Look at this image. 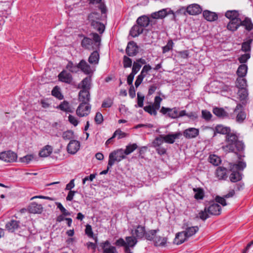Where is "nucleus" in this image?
Returning a JSON list of instances; mask_svg holds the SVG:
<instances>
[{
  "label": "nucleus",
  "mask_w": 253,
  "mask_h": 253,
  "mask_svg": "<svg viewBox=\"0 0 253 253\" xmlns=\"http://www.w3.org/2000/svg\"><path fill=\"white\" fill-rule=\"evenodd\" d=\"M222 149L226 152L242 151L244 145L242 141L238 140L237 136L233 133H230L226 136V145L222 147Z\"/></svg>",
  "instance_id": "nucleus-1"
},
{
  "label": "nucleus",
  "mask_w": 253,
  "mask_h": 253,
  "mask_svg": "<svg viewBox=\"0 0 253 253\" xmlns=\"http://www.w3.org/2000/svg\"><path fill=\"white\" fill-rule=\"evenodd\" d=\"M79 99L82 103L78 106L76 113L80 117L87 116L90 112V106L88 104L89 100L88 90H81L79 93Z\"/></svg>",
  "instance_id": "nucleus-2"
},
{
  "label": "nucleus",
  "mask_w": 253,
  "mask_h": 253,
  "mask_svg": "<svg viewBox=\"0 0 253 253\" xmlns=\"http://www.w3.org/2000/svg\"><path fill=\"white\" fill-rule=\"evenodd\" d=\"M230 170L231 171L229 175V179L232 182H237L242 179V174L239 171L243 170L246 167V164L243 161H239L237 164H229Z\"/></svg>",
  "instance_id": "nucleus-3"
},
{
  "label": "nucleus",
  "mask_w": 253,
  "mask_h": 253,
  "mask_svg": "<svg viewBox=\"0 0 253 253\" xmlns=\"http://www.w3.org/2000/svg\"><path fill=\"white\" fill-rule=\"evenodd\" d=\"M108 8L105 0H96V20L107 19Z\"/></svg>",
  "instance_id": "nucleus-4"
},
{
  "label": "nucleus",
  "mask_w": 253,
  "mask_h": 253,
  "mask_svg": "<svg viewBox=\"0 0 253 253\" xmlns=\"http://www.w3.org/2000/svg\"><path fill=\"white\" fill-rule=\"evenodd\" d=\"M136 238H120L117 240L115 244L118 246L123 247L126 253H132L131 249H132L136 244Z\"/></svg>",
  "instance_id": "nucleus-5"
},
{
  "label": "nucleus",
  "mask_w": 253,
  "mask_h": 253,
  "mask_svg": "<svg viewBox=\"0 0 253 253\" xmlns=\"http://www.w3.org/2000/svg\"><path fill=\"white\" fill-rule=\"evenodd\" d=\"M126 158V155L122 149L114 150L109 156L108 167H112L115 162H119Z\"/></svg>",
  "instance_id": "nucleus-6"
},
{
  "label": "nucleus",
  "mask_w": 253,
  "mask_h": 253,
  "mask_svg": "<svg viewBox=\"0 0 253 253\" xmlns=\"http://www.w3.org/2000/svg\"><path fill=\"white\" fill-rule=\"evenodd\" d=\"M98 251L102 253H118L116 247L108 241L100 244Z\"/></svg>",
  "instance_id": "nucleus-7"
},
{
  "label": "nucleus",
  "mask_w": 253,
  "mask_h": 253,
  "mask_svg": "<svg viewBox=\"0 0 253 253\" xmlns=\"http://www.w3.org/2000/svg\"><path fill=\"white\" fill-rule=\"evenodd\" d=\"M17 158V154L11 151H4L0 153V160L5 162H14Z\"/></svg>",
  "instance_id": "nucleus-8"
},
{
  "label": "nucleus",
  "mask_w": 253,
  "mask_h": 253,
  "mask_svg": "<svg viewBox=\"0 0 253 253\" xmlns=\"http://www.w3.org/2000/svg\"><path fill=\"white\" fill-rule=\"evenodd\" d=\"M160 112L164 115L168 114V116L171 118L175 119L179 117V112L178 109L175 107L171 109L162 107Z\"/></svg>",
  "instance_id": "nucleus-9"
},
{
  "label": "nucleus",
  "mask_w": 253,
  "mask_h": 253,
  "mask_svg": "<svg viewBox=\"0 0 253 253\" xmlns=\"http://www.w3.org/2000/svg\"><path fill=\"white\" fill-rule=\"evenodd\" d=\"M90 36L91 38H84L82 42V46L88 49H93L95 45V33H92Z\"/></svg>",
  "instance_id": "nucleus-10"
},
{
  "label": "nucleus",
  "mask_w": 253,
  "mask_h": 253,
  "mask_svg": "<svg viewBox=\"0 0 253 253\" xmlns=\"http://www.w3.org/2000/svg\"><path fill=\"white\" fill-rule=\"evenodd\" d=\"M138 52V47L136 43L133 42H130L128 43L126 48V53L129 56H133L135 55Z\"/></svg>",
  "instance_id": "nucleus-11"
},
{
  "label": "nucleus",
  "mask_w": 253,
  "mask_h": 253,
  "mask_svg": "<svg viewBox=\"0 0 253 253\" xmlns=\"http://www.w3.org/2000/svg\"><path fill=\"white\" fill-rule=\"evenodd\" d=\"M183 134L186 138H194L199 134V130L194 127H189L183 131Z\"/></svg>",
  "instance_id": "nucleus-12"
},
{
  "label": "nucleus",
  "mask_w": 253,
  "mask_h": 253,
  "mask_svg": "<svg viewBox=\"0 0 253 253\" xmlns=\"http://www.w3.org/2000/svg\"><path fill=\"white\" fill-rule=\"evenodd\" d=\"M199 230L197 226H192L186 228V230L181 232L177 233L175 237H179L180 236L184 235L185 237H190L193 236Z\"/></svg>",
  "instance_id": "nucleus-13"
},
{
  "label": "nucleus",
  "mask_w": 253,
  "mask_h": 253,
  "mask_svg": "<svg viewBox=\"0 0 253 253\" xmlns=\"http://www.w3.org/2000/svg\"><path fill=\"white\" fill-rule=\"evenodd\" d=\"M80 147V142L78 141L73 140L70 141L67 149L69 153L75 154L79 150Z\"/></svg>",
  "instance_id": "nucleus-14"
},
{
  "label": "nucleus",
  "mask_w": 253,
  "mask_h": 253,
  "mask_svg": "<svg viewBox=\"0 0 253 253\" xmlns=\"http://www.w3.org/2000/svg\"><path fill=\"white\" fill-rule=\"evenodd\" d=\"M20 222L16 220L12 219L8 222L6 225V229L10 232H14L20 227Z\"/></svg>",
  "instance_id": "nucleus-15"
},
{
  "label": "nucleus",
  "mask_w": 253,
  "mask_h": 253,
  "mask_svg": "<svg viewBox=\"0 0 253 253\" xmlns=\"http://www.w3.org/2000/svg\"><path fill=\"white\" fill-rule=\"evenodd\" d=\"M208 213L210 214L217 215L221 213V207L217 203H213L207 208Z\"/></svg>",
  "instance_id": "nucleus-16"
},
{
  "label": "nucleus",
  "mask_w": 253,
  "mask_h": 253,
  "mask_svg": "<svg viewBox=\"0 0 253 253\" xmlns=\"http://www.w3.org/2000/svg\"><path fill=\"white\" fill-rule=\"evenodd\" d=\"M78 67L84 73L89 75L93 73L90 66L84 60H82L78 64Z\"/></svg>",
  "instance_id": "nucleus-17"
},
{
  "label": "nucleus",
  "mask_w": 253,
  "mask_h": 253,
  "mask_svg": "<svg viewBox=\"0 0 253 253\" xmlns=\"http://www.w3.org/2000/svg\"><path fill=\"white\" fill-rule=\"evenodd\" d=\"M137 24L141 26L143 29L147 27L149 24L152 25V21L149 18L146 16L143 15L138 18L136 21Z\"/></svg>",
  "instance_id": "nucleus-18"
},
{
  "label": "nucleus",
  "mask_w": 253,
  "mask_h": 253,
  "mask_svg": "<svg viewBox=\"0 0 253 253\" xmlns=\"http://www.w3.org/2000/svg\"><path fill=\"white\" fill-rule=\"evenodd\" d=\"M95 178V173L90 174L89 176L85 177L83 179V184L84 185V188L87 189L89 187L93 189V186L94 185L92 184V182Z\"/></svg>",
  "instance_id": "nucleus-19"
},
{
  "label": "nucleus",
  "mask_w": 253,
  "mask_h": 253,
  "mask_svg": "<svg viewBox=\"0 0 253 253\" xmlns=\"http://www.w3.org/2000/svg\"><path fill=\"white\" fill-rule=\"evenodd\" d=\"M43 210L42 205L35 202L32 203L28 207V211L33 213H41Z\"/></svg>",
  "instance_id": "nucleus-20"
},
{
  "label": "nucleus",
  "mask_w": 253,
  "mask_h": 253,
  "mask_svg": "<svg viewBox=\"0 0 253 253\" xmlns=\"http://www.w3.org/2000/svg\"><path fill=\"white\" fill-rule=\"evenodd\" d=\"M202 8L197 4H193L188 6L187 8V12L190 15H197L202 12Z\"/></svg>",
  "instance_id": "nucleus-21"
},
{
  "label": "nucleus",
  "mask_w": 253,
  "mask_h": 253,
  "mask_svg": "<svg viewBox=\"0 0 253 253\" xmlns=\"http://www.w3.org/2000/svg\"><path fill=\"white\" fill-rule=\"evenodd\" d=\"M107 24V19L96 20V31L99 34H102L105 29V25Z\"/></svg>",
  "instance_id": "nucleus-22"
},
{
  "label": "nucleus",
  "mask_w": 253,
  "mask_h": 253,
  "mask_svg": "<svg viewBox=\"0 0 253 253\" xmlns=\"http://www.w3.org/2000/svg\"><path fill=\"white\" fill-rule=\"evenodd\" d=\"M59 80L66 83L70 84L72 81L71 75L65 71H62L58 75Z\"/></svg>",
  "instance_id": "nucleus-23"
},
{
  "label": "nucleus",
  "mask_w": 253,
  "mask_h": 253,
  "mask_svg": "<svg viewBox=\"0 0 253 253\" xmlns=\"http://www.w3.org/2000/svg\"><path fill=\"white\" fill-rule=\"evenodd\" d=\"M147 240L152 242L156 247H165L168 242L167 238H146ZM169 243V242H168Z\"/></svg>",
  "instance_id": "nucleus-24"
},
{
  "label": "nucleus",
  "mask_w": 253,
  "mask_h": 253,
  "mask_svg": "<svg viewBox=\"0 0 253 253\" xmlns=\"http://www.w3.org/2000/svg\"><path fill=\"white\" fill-rule=\"evenodd\" d=\"M181 135V133L180 132L164 135L165 142L167 143L172 144L174 142L175 140L178 138Z\"/></svg>",
  "instance_id": "nucleus-25"
},
{
  "label": "nucleus",
  "mask_w": 253,
  "mask_h": 253,
  "mask_svg": "<svg viewBox=\"0 0 253 253\" xmlns=\"http://www.w3.org/2000/svg\"><path fill=\"white\" fill-rule=\"evenodd\" d=\"M131 233V237H143L146 234L144 227L140 225L134 230H132Z\"/></svg>",
  "instance_id": "nucleus-26"
},
{
  "label": "nucleus",
  "mask_w": 253,
  "mask_h": 253,
  "mask_svg": "<svg viewBox=\"0 0 253 253\" xmlns=\"http://www.w3.org/2000/svg\"><path fill=\"white\" fill-rule=\"evenodd\" d=\"M205 19L209 21H214L218 18L217 15L215 13L209 10H205L203 13Z\"/></svg>",
  "instance_id": "nucleus-27"
},
{
  "label": "nucleus",
  "mask_w": 253,
  "mask_h": 253,
  "mask_svg": "<svg viewBox=\"0 0 253 253\" xmlns=\"http://www.w3.org/2000/svg\"><path fill=\"white\" fill-rule=\"evenodd\" d=\"M143 30L144 29L139 25H135L131 29L129 34L132 37H136L141 34L143 32Z\"/></svg>",
  "instance_id": "nucleus-28"
},
{
  "label": "nucleus",
  "mask_w": 253,
  "mask_h": 253,
  "mask_svg": "<svg viewBox=\"0 0 253 253\" xmlns=\"http://www.w3.org/2000/svg\"><path fill=\"white\" fill-rule=\"evenodd\" d=\"M225 15L230 21L236 20L237 21L240 20V19L239 18V14L238 11L237 10H228L225 13Z\"/></svg>",
  "instance_id": "nucleus-29"
},
{
  "label": "nucleus",
  "mask_w": 253,
  "mask_h": 253,
  "mask_svg": "<svg viewBox=\"0 0 253 253\" xmlns=\"http://www.w3.org/2000/svg\"><path fill=\"white\" fill-rule=\"evenodd\" d=\"M213 114L218 117L224 119L228 117V114L221 108H215L213 109Z\"/></svg>",
  "instance_id": "nucleus-30"
},
{
  "label": "nucleus",
  "mask_w": 253,
  "mask_h": 253,
  "mask_svg": "<svg viewBox=\"0 0 253 253\" xmlns=\"http://www.w3.org/2000/svg\"><path fill=\"white\" fill-rule=\"evenodd\" d=\"M226 169L223 167H219L216 170V175L219 179L225 180L227 178Z\"/></svg>",
  "instance_id": "nucleus-31"
},
{
  "label": "nucleus",
  "mask_w": 253,
  "mask_h": 253,
  "mask_svg": "<svg viewBox=\"0 0 253 253\" xmlns=\"http://www.w3.org/2000/svg\"><path fill=\"white\" fill-rule=\"evenodd\" d=\"M215 132L218 133L228 135L230 133L231 129L230 127L224 126L223 125H217L215 128Z\"/></svg>",
  "instance_id": "nucleus-32"
},
{
  "label": "nucleus",
  "mask_w": 253,
  "mask_h": 253,
  "mask_svg": "<svg viewBox=\"0 0 253 253\" xmlns=\"http://www.w3.org/2000/svg\"><path fill=\"white\" fill-rule=\"evenodd\" d=\"M240 25L244 26L245 29L249 31L253 29V24L251 19L248 17H246L243 21L240 19Z\"/></svg>",
  "instance_id": "nucleus-33"
},
{
  "label": "nucleus",
  "mask_w": 253,
  "mask_h": 253,
  "mask_svg": "<svg viewBox=\"0 0 253 253\" xmlns=\"http://www.w3.org/2000/svg\"><path fill=\"white\" fill-rule=\"evenodd\" d=\"M167 11L166 9H163L157 12H154L151 14V17L153 19H162L167 15Z\"/></svg>",
  "instance_id": "nucleus-34"
},
{
  "label": "nucleus",
  "mask_w": 253,
  "mask_h": 253,
  "mask_svg": "<svg viewBox=\"0 0 253 253\" xmlns=\"http://www.w3.org/2000/svg\"><path fill=\"white\" fill-rule=\"evenodd\" d=\"M240 26V20L237 21L236 20H233L229 22L227 25V28L230 31H235L237 30Z\"/></svg>",
  "instance_id": "nucleus-35"
},
{
  "label": "nucleus",
  "mask_w": 253,
  "mask_h": 253,
  "mask_svg": "<svg viewBox=\"0 0 253 253\" xmlns=\"http://www.w3.org/2000/svg\"><path fill=\"white\" fill-rule=\"evenodd\" d=\"M52 152V148L50 146H45L39 153L42 157H46L49 156Z\"/></svg>",
  "instance_id": "nucleus-36"
},
{
  "label": "nucleus",
  "mask_w": 253,
  "mask_h": 253,
  "mask_svg": "<svg viewBox=\"0 0 253 253\" xmlns=\"http://www.w3.org/2000/svg\"><path fill=\"white\" fill-rule=\"evenodd\" d=\"M247 70V66L245 64H242L238 67L237 71V74L239 77H244L246 75Z\"/></svg>",
  "instance_id": "nucleus-37"
},
{
  "label": "nucleus",
  "mask_w": 253,
  "mask_h": 253,
  "mask_svg": "<svg viewBox=\"0 0 253 253\" xmlns=\"http://www.w3.org/2000/svg\"><path fill=\"white\" fill-rule=\"evenodd\" d=\"M89 79L85 78L82 82L79 84V88H82V90H88L89 88Z\"/></svg>",
  "instance_id": "nucleus-38"
},
{
  "label": "nucleus",
  "mask_w": 253,
  "mask_h": 253,
  "mask_svg": "<svg viewBox=\"0 0 253 253\" xmlns=\"http://www.w3.org/2000/svg\"><path fill=\"white\" fill-rule=\"evenodd\" d=\"M243 77L238 78L236 82V86L239 88H245L247 86V81Z\"/></svg>",
  "instance_id": "nucleus-39"
},
{
  "label": "nucleus",
  "mask_w": 253,
  "mask_h": 253,
  "mask_svg": "<svg viewBox=\"0 0 253 253\" xmlns=\"http://www.w3.org/2000/svg\"><path fill=\"white\" fill-rule=\"evenodd\" d=\"M51 94L53 96L60 100L63 98V95L61 94L60 88L58 86H55L53 88L51 91Z\"/></svg>",
  "instance_id": "nucleus-40"
},
{
  "label": "nucleus",
  "mask_w": 253,
  "mask_h": 253,
  "mask_svg": "<svg viewBox=\"0 0 253 253\" xmlns=\"http://www.w3.org/2000/svg\"><path fill=\"white\" fill-rule=\"evenodd\" d=\"M143 109L145 111L151 115H154L155 116L157 114V111L158 109H156L153 105L146 106Z\"/></svg>",
  "instance_id": "nucleus-41"
},
{
  "label": "nucleus",
  "mask_w": 253,
  "mask_h": 253,
  "mask_svg": "<svg viewBox=\"0 0 253 253\" xmlns=\"http://www.w3.org/2000/svg\"><path fill=\"white\" fill-rule=\"evenodd\" d=\"M164 141V135L161 134L155 139L153 142V145L155 147H160Z\"/></svg>",
  "instance_id": "nucleus-42"
},
{
  "label": "nucleus",
  "mask_w": 253,
  "mask_h": 253,
  "mask_svg": "<svg viewBox=\"0 0 253 253\" xmlns=\"http://www.w3.org/2000/svg\"><path fill=\"white\" fill-rule=\"evenodd\" d=\"M238 95L241 100H245L248 95V90L245 88H239Z\"/></svg>",
  "instance_id": "nucleus-43"
},
{
  "label": "nucleus",
  "mask_w": 253,
  "mask_h": 253,
  "mask_svg": "<svg viewBox=\"0 0 253 253\" xmlns=\"http://www.w3.org/2000/svg\"><path fill=\"white\" fill-rule=\"evenodd\" d=\"M58 108L66 112H71L72 111L69 103L67 101H64L62 102L59 105Z\"/></svg>",
  "instance_id": "nucleus-44"
},
{
  "label": "nucleus",
  "mask_w": 253,
  "mask_h": 253,
  "mask_svg": "<svg viewBox=\"0 0 253 253\" xmlns=\"http://www.w3.org/2000/svg\"><path fill=\"white\" fill-rule=\"evenodd\" d=\"M137 148V145L135 143L129 144L126 146L124 151L125 155H128L133 152Z\"/></svg>",
  "instance_id": "nucleus-45"
},
{
  "label": "nucleus",
  "mask_w": 253,
  "mask_h": 253,
  "mask_svg": "<svg viewBox=\"0 0 253 253\" xmlns=\"http://www.w3.org/2000/svg\"><path fill=\"white\" fill-rule=\"evenodd\" d=\"M210 163L214 166H217L220 163V159L215 155H210L209 158Z\"/></svg>",
  "instance_id": "nucleus-46"
},
{
  "label": "nucleus",
  "mask_w": 253,
  "mask_h": 253,
  "mask_svg": "<svg viewBox=\"0 0 253 253\" xmlns=\"http://www.w3.org/2000/svg\"><path fill=\"white\" fill-rule=\"evenodd\" d=\"M193 191L195 192L194 197L196 199H202L204 197V191L200 188H194Z\"/></svg>",
  "instance_id": "nucleus-47"
},
{
  "label": "nucleus",
  "mask_w": 253,
  "mask_h": 253,
  "mask_svg": "<svg viewBox=\"0 0 253 253\" xmlns=\"http://www.w3.org/2000/svg\"><path fill=\"white\" fill-rule=\"evenodd\" d=\"M246 118V114L245 112L240 111L238 112L236 116V121L239 123H242Z\"/></svg>",
  "instance_id": "nucleus-48"
},
{
  "label": "nucleus",
  "mask_w": 253,
  "mask_h": 253,
  "mask_svg": "<svg viewBox=\"0 0 253 253\" xmlns=\"http://www.w3.org/2000/svg\"><path fill=\"white\" fill-rule=\"evenodd\" d=\"M173 42L171 40H169L166 45L163 47V53H165L172 49Z\"/></svg>",
  "instance_id": "nucleus-49"
},
{
  "label": "nucleus",
  "mask_w": 253,
  "mask_h": 253,
  "mask_svg": "<svg viewBox=\"0 0 253 253\" xmlns=\"http://www.w3.org/2000/svg\"><path fill=\"white\" fill-rule=\"evenodd\" d=\"M126 133L121 131L120 129L116 130L112 136V138L117 137L118 139H121L126 137Z\"/></svg>",
  "instance_id": "nucleus-50"
},
{
  "label": "nucleus",
  "mask_w": 253,
  "mask_h": 253,
  "mask_svg": "<svg viewBox=\"0 0 253 253\" xmlns=\"http://www.w3.org/2000/svg\"><path fill=\"white\" fill-rule=\"evenodd\" d=\"M137 105H135V107H137V106L139 107H142L143 106V101L144 99V96L141 95L140 92H138L137 94Z\"/></svg>",
  "instance_id": "nucleus-51"
},
{
  "label": "nucleus",
  "mask_w": 253,
  "mask_h": 253,
  "mask_svg": "<svg viewBox=\"0 0 253 253\" xmlns=\"http://www.w3.org/2000/svg\"><path fill=\"white\" fill-rule=\"evenodd\" d=\"M34 158L32 155H27L24 157L20 158V161L25 164H29Z\"/></svg>",
  "instance_id": "nucleus-52"
},
{
  "label": "nucleus",
  "mask_w": 253,
  "mask_h": 253,
  "mask_svg": "<svg viewBox=\"0 0 253 253\" xmlns=\"http://www.w3.org/2000/svg\"><path fill=\"white\" fill-rule=\"evenodd\" d=\"M66 68L71 72H77L79 69L78 65L77 66L74 65L72 62H69L66 66Z\"/></svg>",
  "instance_id": "nucleus-53"
},
{
  "label": "nucleus",
  "mask_w": 253,
  "mask_h": 253,
  "mask_svg": "<svg viewBox=\"0 0 253 253\" xmlns=\"http://www.w3.org/2000/svg\"><path fill=\"white\" fill-rule=\"evenodd\" d=\"M209 214L207 208L206 207L204 211H201L199 212V216L201 219L205 220L209 217Z\"/></svg>",
  "instance_id": "nucleus-54"
},
{
  "label": "nucleus",
  "mask_w": 253,
  "mask_h": 253,
  "mask_svg": "<svg viewBox=\"0 0 253 253\" xmlns=\"http://www.w3.org/2000/svg\"><path fill=\"white\" fill-rule=\"evenodd\" d=\"M123 64L124 67L125 68L130 67L132 65V60L126 56H124L123 58Z\"/></svg>",
  "instance_id": "nucleus-55"
},
{
  "label": "nucleus",
  "mask_w": 253,
  "mask_h": 253,
  "mask_svg": "<svg viewBox=\"0 0 253 253\" xmlns=\"http://www.w3.org/2000/svg\"><path fill=\"white\" fill-rule=\"evenodd\" d=\"M141 67V65L138 62H134L132 68L131 74L135 75L139 71Z\"/></svg>",
  "instance_id": "nucleus-56"
},
{
  "label": "nucleus",
  "mask_w": 253,
  "mask_h": 253,
  "mask_svg": "<svg viewBox=\"0 0 253 253\" xmlns=\"http://www.w3.org/2000/svg\"><path fill=\"white\" fill-rule=\"evenodd\" d=\"M202 118H204L206 121L210 120L212 117V115L211 113V112L206 110L202 111Z\"/></svg>",
  "instance_id": "nucleus-57"
},
{
  "label": "nucleus",
  "mask_w": 253,
  "mask_h": 253,
  "mask_svg": "<svg viewBox=\"0 0 253 253\" xmlns=\"http://www.w3.org/2000/svg\"><path fill=\"white\" fill-rule=\"evenodd\" d=\"M162 101V98L160 96H156L154 99V102L153 105L156 109H159L160 108L161 103Z\"/></svg>",
  "instance_id": "nucleus-58"
},
{
  "label": "nucleus",
  "mask_w": 253,
  "mask_h": 253,
  "mask_svg": "<svg viewBox=\"0 0 253 253\" xmlns=\"http://www.w3.org/2000/svg\"><path fill=\"white\" fill-rule=\"evenodd\" d=\"M73 132L71 130H67L62 134V137L65 140H69L72 138Z\"/></svg>",
  "instance_id": "nucleus-59"
},
{
  "label": "nucleus",
  "mask_w": 253,
  "mask_h": 253,
  "mask_svg": "<svg viewBox=\"0 0 253 253\" xmlns=\"http://www.w3.org/2000/svg\"><path fill=\"white\" fill-rule=\"evenodd\" d=\"M113 104V100L110 98H107L104 100L102 104V107L103 108H109L111 107Z\"/></svg>",
  "instance_id": "nucleus-60"
},
{
  "label": "nucleus",
  "mask_w": 253,
  "mask_h": 253,
  "mask_svg": "<svg viewBox=\"0 0 253 253\" xmlns=\"http://www.w3.org/2000/svg\"><path fill=\"white\" fill-rule=\"evenodd\" d=\"M225 198H225L224 196L223 197H221L217 196L215 198V201L217 203L220 204L223 206H225L227 205V203H226V200H225Z\"/></svg>",
  "instance_id": "nucleus-61"
},
{
  "label": "nucleus",
  "mask_w": 253,
  "mask_h": 253,
  "mask_svg": "<svg viewBox=\"0 0 253 253\" xmlns=\"http://www.w3.org/2000/svg\"><path fill=\"white\" fill-rule=\"evenodd\" d=\"M250 55L249 54H244L241 55L238 59L241 63H246L247 60L250 58Z\"/></svg>",
  "instance_id": "nucleus-62"
},
{
  "label": "nucleus",
  "mask_w": 253,
  "mask_h": 253,
  "mask_svg": "<svg viewBox=\"0 0 253 253\" xmlns=\"http://www.w3.org/2000/svg\"><path fill=\"white\" fill-rule=\"evenodd\" d=\"M103 121V117L100 112L96 113V124H101Z\"/></svg>",
  "instance_id": "nucleus-63"
},
{
  "label": "nucleus",
  "mask_w": 253,
  "mask_h": 253,
  "mask_svg": "<svg viewBox=\"0 0 253 253\" xmlns=\"http://www.w3.org/2000/svg\"><path fill=\"white\" fill-rule=\"evenodd\" d=\"M69 121L74 126H77L78 124V121L76 118L73 116L70 115L68 117Z\"/></svg>",
  "instance_id": "nucleus-64"
}]
</instances>
